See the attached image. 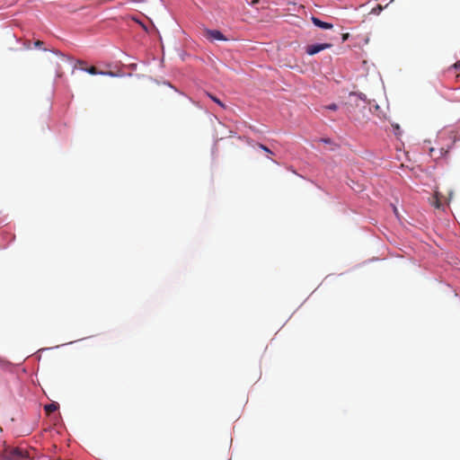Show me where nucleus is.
<instances>
[{
  "mask_svg": "<svg viewBox=\"0 0 460 460\" xmlns=\"http://www.w3.org/2000/svg\"><path fill=\"white\" fill-rule=\"evenodd\" d=\"M4 457L8 460H18L26 457V452L21 448H9L4 451Z\"/></svg>",
  "mask_w": 460,
  "mask_h": 460,
  "instance_id": "1",
  "label": "nucleus"
},
{
  "mask_svg": "<svg viewBox=\"0 0 460 460\" xmlns=\"http://www.w3.org/2000/svg\"><path fill=\"white\" fill-rule=\"evenodd\" d=\"M332 45L331 43H320V44L308 45L306 47L305 52L308 55L313 56V55L319 53L322 50L332 48Z\"/></svg>",
  "mask_w": 460,
  "mask_h": 460,
  "instance_id": "2",
  "label": "nucleus"
},
{
  "mask_svg": "<svg viewBox=\"0 0 460 460\" xmlns=\"http://www.w3.org/2000/svg\"><path fill=\"white\" fill-rule=\"evenodd\" d=\"M442 199H443V196H442L441 192L438 189H436L434 190V196H433L430 203L436 208L443 209L444 208V204L442 202Z\"/></svg>",
  "mask_w": 460,
  "mask_h": 460,
  "instance_id": "3",
  "label": "nucleus"
},
{
  "mask_svg": "<svg viewBox=\"0 0 460 460\" xmlns=\"http://www.w3.org/2000/svg\"><path fill=\"white\" fill-rule=\"evenodd\" d=\"M205 36L211 40H226V37L223 35V33L217 30H207L205 31Z\"/></svg>",
  "mask_w": 460,
  "mask_h": 460,
  "instance_id": "4",
  "label": "nucleus"
},
{
  "mask_svg": "<svg viewBox=\"0 0 460 460\" xmlns=\"http://www.w3.org/2000/svg\"><path fill=\"white\" fill-rule=\"evenodd\" d=\"M312 22L315 26L324 29V30H329L333 27L332 23L323 22L316 17H312Z\"/></svg>",
  "mask_w": 460,
  "mask_h": 460,
  "instance_id": "5",
  "label": "nucleus"
},
{
  "mask_svg": "<svg viewBox=\"0 0 460 460\" xmlns=\"http://www.w3.org/2000/svg\"><path fill=\"white\" fill-rule=\"evenodd\" d=\"M58 409V403L57 402H51L49 404H46L44 406V410L47 414H50L54 411H56Z\"/></svg>",
  "mask_w": 460,
  "mask_h": 460,
  "instance_id": "6",
  "label": "nucleus"
},
{
  "mask_svg": "<svg viewBox=\"0 0 460 460\" xmlns=\"http://www.w3.org/2000/svg\"><path fill=\"white\" fill-rule=\"evenodd\" d=\"M81 69L89 73L90 75H100V70H98L95 66H89V67H86V66H81Z\"/></svg>",
  "mask_w": 460,
  "mask_h": 460,
  "instance_id": "7",
  "label": "nucleus"
},
{
  "mask_svg": "<svg viewBox=\"0 0 460 460\" xmlns=\"http://www.w3.org/2000/svg\"><path fill=\"white\" fill-rule=\"evenodd\" d=\"M208 95L209 96V98L215 102L216 103H217L219 106H221L222 108H225V104L219 100L217 99L216 96L210 94V93H208Z\"/></svg>",
  "mask_w": 460,
  "mask_h": 460,
  "instance_id": "8",
  "label": "nucleus"
},
{
  "mask_svg": "<svg viewBox=\"0 0 460 460\" xmlns=\"http://www.w3.org/2000/svg\"><path fill=\"white\" fill-rule=\"evenodd\" d=\"M257 146L261 149L263 150L264 152L268 153V154H270L272 155V151L270 149H269L266 146L262 145V144H257Z\"/></svg>",
  "mask_w": 460,
  "mask_h": 460,
  "instance_id": "9",
  "label": "nucleus"
},
{
  "mask_svg": "<svg viewBox=\"0 0 460 460\" xmlns=\"http://www.w3.org/2000/svg\"><path fill=\"white\" fill-rule=\"evenodd\" d=\"M100 75H109V76H116V74L112 71H101Z\"/></svg>",
  "mask_w": 460,
  "mask_h": 460,
  "instance_id": "10",
  "label": "nucleus"
},
{
  "mask_svg": "<svg viewBox=\"0 0 460 460\" xmlns=\"http://www.w3.org/2000/svg\"><path fill=\"white\" fill-rule=\"evenodd\" d=\"M350 98H354L355 99V102L358 101V100H362V96L361 94H358L356 93H351L349 94Z\"/></svg>",
  "mask_w": 460,
  "mask_h": 460,
  "instance_id": "11",
  "label": "nucleus"
},
{
  "mask_svg": "<svg viewBox=\"0 0 460 460\" xmlns=\"http://www.w3.org/2000/svg\"><path fill=\"white\" fill-rule=\"evenodd\" d=\"M43 45H44V42H43V41H41V40H36V41L34 42V46H35L36 48H39V49H41Z\"/></svg>",
  "mask_w": 460,
  "mask_h": 460,
  "instance_id": "12",
  "label": "nucleus"
},
{
  "mask_svg": "<svg viewBox=\"0 0 460 460\" xmlns=\"http://www.w3.org/2000/svg\"><path fill=\"white\" fill-rule=\"evenodd\" d=\"M327 109L336 111L338 109V106L335 103H332L328 106H326Z\"/></svg>",
  "mask_w": 460,
  "mask_h": 460,
  "instance_id": "13",
  "label": "nucleus"
},
{
  "mask_svg": "<svg viewBox=\"0 0 460 460\" xmlns=\"http://www.w3.org/2000/svg\"><path fill=\"white\" fill-rule=\"evenodd\" d=\"M77 65H78L79 68L81 69V66H85L86 62L84 60H77Z\"/></svg>",
  "mask_w": 460,
  "mask_h": 460,
  "instance_id": "14",
  "label": "nucleus"
},
{
  "mask_svg": "<svg viewBox=\"0 0 460 460\" xmlns=\"http://www.w3.org/2000/svg\"><path fill=\"white\" fill-rule=\"evenodd\" d=\"M452 197H453V190H448L447 202H449L451 200Z\"/></svg>",
  "mask_w": 460,
  "mask_h": 460,
  "instance_id": "15",
  "label": "nucleus"
},
{
  "mask_svg": "<svg viewBox=\"0 0 460 460\" xmlns=\"http://www.w3.org/2000/svg\"><path fill=\"white\" fill-rule=\"evenodd\" d=\"M348 38H349V33H345V34H343V35H342V41L347 40H348Z\"/></svg>",
  "mask_w": 460,
  "mask_h": 460,
  "instance_id": "16",
  "label": "nucleus"
},
{
  "mask_svg": "<svg viewBox=\"0 0 460 460\" xmlns=\"http://www.w3.org/2000/svg\"><path fill=\"white\" fill-rule=\"evenodd\" d=\"M394 130H395V134H399V132H398L400 130L399 125L394 126Z\"/></svg>",
  "mask_w": 460,
  "mask_h": 460,
  "instance_id": "17",
  "label": "nucleus"
},
{
  "mask_svg": "<svg viewBox=\"0 0 460 460\" xmlns=\"http://www.w3.org/2000/svg\"><path fill=\"white\" fill-rule=\"evenodd\" d=\"M321 141H323L324 143H330V139H327V138H323V139H321Z\"/></svg>",
  "mask_w": 460,
  "mask_h": 460,
  "instance_id": "18",
  "label": "nucleus"
},
{
  "mask_svg": "<svg viewBox=\"0 0 460 460\" xmlns=\"http://www.w3.org/2000/svg\"><path fill=\"white\" fill-rule=\"evenodd\" d=\"M434 151H435V149L433 147L429 149V154H430L431 156L433 155V152Z\"/></svg>",
  "mask_w": 460,
  "mask_h": 460,
  "instance_id": "19",
  "label": "nucleus"
},
{
  "mask_svg": "<svg viewBox=\"0 0 460 460\" xmlns=\"http://www.w3.org/2000/svg\"><path fill=\"white\" fill-rule=\"evenodd\" d=\"M394 213H397L396 208H394Z\"/></svg>",
  "mask_w": 460,
  "mask_h": 460,
  "instance_id": "20",
  "label": "nucleus"
}]
</instances>
